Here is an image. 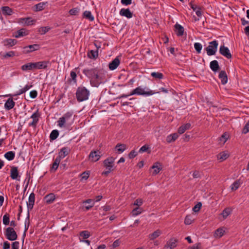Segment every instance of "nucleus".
Here are the masks:
<instances>
[{"instance_id":"1","label":"nucleus","mask_w":249,"mask_h":249,"mask_svg":"<svg viewBox=\"0 0 249 249\" xmlns=\"http://www.w3.org/2000/svg\"><path fill=\"white\" fill-rule=\"evenodd\" d=\"M83 72L90 78V82L92 86L98 87L102 82V77L100 75L99 71L97 68L85 69Z\"/></svg>"},{"instance_id":"2","label":"nucleus","mask_w":249,"mask_h":249,"mask_svg":"<svg viewBox=\"0 0 249 249\" xmlns=\"http://www.w3.org/2000/svg\"><path fill=\"white\" fill-rule=\"evenodd\" d=\"M89 91L85 87H79L76 91V96L78 101L82 102L88 99Z\"/></svg>"},{"instance_id":"3","label":"nucleus","mask_w":249,"mask_h":249,"mask_svg":"<svg viewBox=\"0 0 249 249\" xmlns=\"http://www.w3.org/2000/svg\"><path fill=\"white\" fill-rule=\"evenodd\" d=\"M218 43L216 40H214L209 43V46L205 50L207 54L209 56L214 55L217 51Z\"/></svg>"},{"instance_id":"4","label":"nucleus","mask_w":249,"mask_h":249,"mask_svg":"<svg viewBox=\"0 0 249 249\" xmlns=\"http://www.w3.org/2000/svg\"><path fill=\"white\" fill-rule=\"evenodd\" d=\"M154 92L152 90H149L145 91L144 89H142L141 87H139L134 90H132L129 95H132L134 94H137L139 95H146L149 96L154 94Z\"/></svg>"},{"instance_id":"5","label":"nucleus","mask_w":249,"mask_h":249,"mask_svg":"<svg viewBox=\"0 0 249 249\" xmlns=\"http://www.w3.org/2000/svg\"><path fill=\"white\" fill-rule=\"evenodd\" d=\"M5 234L7 239L10 241H14L18 238L16 232L12 227H8L6 229Z\"/></svg>"},{"instance_id":"6","label":"nucleus","mask_w":249,"mask_h":249,"mask_svg":"<svg viewBox=\"0 0 249 249\" xmlns=\"http://www.w3.org/2000/svg\"><path fill=\"white\" fill-rule=\"evenodd\" d=\"M115 160V158L112 157H110L106 159L104 162V166L106 168L107 170H111L113 171L114 170V162Z\"/></svg>"},{"instance_id":"7","label":"nucleus","mask_w":249,"mask_h":249,"mask_svg":"<svg viewBox=\"0 0 249 249\" xmlns=\"http://www.w3.org/2000/svg\"><path fill=\"white\" fill-rule=\"evenodd\" d=\"M39 116L40 114L38 110L34 113L31 117V118L33 119V121L29 123V126L36 127L39 120Z\"/></svg>"},{"instance_id":"8","label":"nucleus","mask_w":249,"mask_h":249,"mask_svg":"<svg viewBox=\"0 0 249 249\" xmlns=\"http://www.w3.org/2000/svg\"><path fill=\"white\" fill-rule=\"evenodd\" d=\"M35 194L34 193H31L29 197L28 202H27V207H28V218L29 217V211L31 210L34 206L35 203Z\"/></svg>"},{"instance_id":"9","label":"nucleus","mask_w":249,"mask_h":249,"mask_svg":"<svg viewBox=\"0 0 249 249\" xmlns=\"http://www.w3.org/2000/svg\"><path fill=\"white\" fill-rule=\"evenodd\" d=\"M219 53L221 54L224 56L228 59L231 58V54L228 47H225L224 45L221 46L219 49Z\"/></svg>"},{"instance_id":"10","label":"nucleus","mask_w":249,"mask_h":249,"mask_svg":"<svg viewBox=\"0 0 249 249\" xmlns=\"http://www.w3.org/2000/svg\"><path fill=\"white\" fill-rule=\"evenodd\" d=\"M178 240L174 238H171L164 247V249H173L175 248L177 245Z\"/></svg>"},{"instance_id":"11","label":"nucleus","mask_w":249,"mask_h":249,"mask_svg":"<svg viewBox=\"0 0 249 249\" xmlns=\"http://www.w3.org/2000/svg\"><path fill=\"white\" fill-rule=\"evenodd\" d=\"M100 157V152L99 151H91L89 156V160L92 162L98 161Z\"/></svg>"},{"instance_id":"12","label":"nucleus","mask_w":249,"mask_h":249,"mask_svg":"<svg viewBox=\"0 0 249 249\" xmlns=\"http://www.w3.org/2000/svg\"><path fill=\"white\" fill-rule=\"evenodd\" d=\"M39 48V46L38 44H35L33 45H30L29 46L24 47L23 48L24 50V53H31L34 51L38 50Z\"/></svg>"},{"instance_id":"13","label":"nucleus","mask_w":249,"mask_h":249,"mask_svg":"<svg viewBox=\"0 0 249 249\" xmlns=\"http://www.w3.org/2000/svg\"><path fill=\"white\" fill-rule=\"evenodd\" d=\"M10 177L13 179H17L19 180L18 177L19 178L20 176H19L18 168L17 167H11L10 170Z\"/></svg>"},{"instance_id":"14","label":"nucleus","mask_w":249,"mask_h":249,"mask_svg":"<svg viewBox=\"0 0 249 249\" xmlns=\"http://www.w3.org/2000/svg\"><path fill=\"white\" fill-rule=\"evenodd\" d=\"M34 63L36 69H45L48 67L49 62L47 61H44Z\"/></svg>"},{"instance_id":"15","label":"nucleus","mask_w":249,"mask_h":249,"mask_svg":"<svg viewBox=\"0 0 249 249\" xmlns=\"http://www.w3.org/2000/svg\"><path fill=\"white\" fill-rule=\"evenodd\" d=\"M120 14L122 16H124L127 18H130L132 17L133 14L129 9H122L120 11Z\"/></svg>"},{"instance_id":"16","label":"nucleus","mask_w":249,"mask_h":249,"mask_svg":"<svg viewBox=\"0 0 249 249\" xmlns=\"http://www.w3.org/2000/svg\"><path fill=\"white\" fill-rule=\"evenodd\" d=\"M72 114L71 112H67L62 117L66 121L67 124L71 125L73 119L72 118Z\"/></svg>"},{"instance_id":"17","label":"nucleus","mask_w":249,"mask_h":249,"mask_svg":"<svg viewBox=\"0 0 249 249\" xmlns=\"http://www.w3.org/2000/svg\"><path fill=\"white\" fill-rule=\"evenodd\" d=\"M219 78L221 79L222 84L225 85L227 83L228 77L224 71H221L219 74Z\"/></svg>"},{"instance_id":"18","label":"nucleus","mask_w":249,"mask_h":249,"mask_svg":"<svg viewBox=\"0 0 249 249\" xmlns=\"http://www.w3.org/2000/svg\"><path fill=\"white\" fill-rule=\"evenodd\" d=\"M120 61L119 58H115L109 64V68L110 70H114L117 68L120 64Z\"/></svg>"},{"instance_id":"19","label":"nucleus","mask_w":249,"mask_h":249,"mask_svg":"<svg viewBox=\"0 0 249 249\" xmlns=\"http://www.w3.org/2000/svg\"><path fill=\"white\" fill-rule=\"evenodd\" d=\"M229 156L230 155L228 152L226 151H223L217 155V158L218 160H220V161H222L228 159Z\"/></svg>"},{"instance_id":"20","label":"nucleus","mask_w":249,"mask_h":249,"mask_svg":"<svg viewBox=\"0 0 249 249\" xmlns=\"http://www.w3.org/2000/svg\"><path fill=\"white\" fill-rule=\"evenodd\" d=\"M15 105L12 98H9L4 104V107L7 110L13 108Z\"/></svg>"},{"instance_id":"21","label":"nucleus","mask_w":249,"mask_h":249,"mask_svg":"<svg viewBox=\"0 0 249 249\" xmlns=\"http://www.w3.org/2000/svg\"><path fill=\"white\" fill-rule=\"evenodd\" d=\"M21 70L23 71L33 70L36 69L34 63H28L21 66Z\"/></svg>"},{"instance_id":"22","label":"nucleus","mask_w":249,"mask_h":249,"mask_svg":"<svg viewBox=\"0 0 249 249\" xmlns=\"http://www.w3.org/2000/svg\"><path fill=\"white\" fill-rule=\"evenodd\" d=\"M55 199V196L53 193H50L48 195L44 197V199L46 203L51 204L52 203Z\"/></svg>"},{"instance_id":"23","label":"nucleus","mask_w":249,"mask_h":249,"mask_svg":"<svg viewBox=\"0 0 249 249\" xmlns=\"http://www.w3.org/2000/svg\"><path fill=\"white\" fill-rule=\"evenodd\" d=\"M151 168L153 169V171L152 172L153 175H156L161 170V165H160V163L159 162H156L155 164L153 165L152 166Z\"/></svg>"},{"instance_id":"24","label":"nucleus","mask_w":249,"mask_h":249,"mask_svg":"<svg viewBox=\"0 0 249 249\" xmlns=\"http://www.w3.org/2000/svg\"><path fill=\"white\" fill-rule=\"evenodd\" d=\"M175 32L177 36H182L184 33V28L183 27L178 24H176L175 25Z\"/></svg>"},{"instance_id":"25","label":"nucleus","mask_w":249,"mask_h":249,"mask_svg":"<svg viewBox=\"0 0 249 249\" xmlns=\"http://www.w3.org/2000/svg\"><path fill=\"white\" fill-rule=\"evenodd\" d=\"M1 9L4 15L11 16L13 13L12 9L8 6H2Z\"/></svg>"},{"instance_id":"26","label":"nucleus","mask_w":249,"mask_h":249,"mask_svg":"<svg viewBox=\"0 0 249 249\" xmlns=\"http://www.w3.org/2000/svg\"><path fill=\"white\" fill-rule=\"evenodd\" d=\"M17 43V40L13 39H5L3 41L4 45L8 47H12L13 46L16 44Z\"/></svg>"},{"instance_id":"27","label":"nucleus","mask_w":249,"mask_h":249,"mask_svg":"<svg viewBox=\"0 0 249 249\" xmlns=\"http://www.w3.org/2000/svg\"><path fill=\"white\" fill-rule=\"evenodd\" d=\"M210 67L213 71H216L219 70L220 67L217 61L213 60L210 62Z\"/></svg>"},{"instance_id":"28","label":"nucleus","mask_w":249,"mask_h":249,"mask_svg":"<svg viewBox=\"0 0 249 249\" xmlns=\"http://www.w3.org/2000/svg\"><path fill=\"white\" fill-rule=\"evenodd\" d=\"M161 234V231L160 230H157L151 234L148 235V238L150 240H154L158 237Z\"/></svg>"},{"instance_id":"29","label":"nucleus","mask_w":249,"mask_h":249,"mask_svg":"<svg viewBox=\"0 0 249 249\" xmlns=\"http://www.w3.org/2000/svg\"><path fill=\"white\" fill-rule=\"evenodd\" d=\"M232 210L230 207L225 208L221 213L224 219H226L231 213Z\"/></svg>"},{"instance_id":"30","label":"nucleus","mask_w":249,"mask_h":249,"mask_svg":"<svg viewBox=\"0 0 249 249\" xmlns=\"http://www.w3.org/2000/svg\"><path fill=\"white\" fill-rule=\"evenodd\" d=\"M191 126L190 124L187 123L181 126L178 129V133L183 134L186 130L189 129Z\"/></svg>"},{"instance_id":"31","label":"nucleus","mask_w":249,"mask_h":249,"mask_svg":"<svg viewBox=\"0 0 249 249\" xmlns=\"http://www.w3.org/2000/svg\"><path fill=\"white\" fill-rule=\"evenodd\" d=\"M69 151L67 147H64L61 149V151L59 153V156H58L61 159L65 157L67 155L69 154Z\"/></svg>"},{"instance_id":"32","label":"nucleus","mask_w":249,"mask_h":249,"mask_svg":"<svg viewBox=\"0 0 249 249\" xmlns=\"http://www.w3.org/2000/svg\"><path fill=\"white\" fill-rule=\"evenodd\" d=\"M178 135L177 133H174L168 136L166 138V141L168 143L174 142L178 138Z\"/></svg>"},{"instance_id":"33","label":"nucleus","mask_w":249,"mask_h":249,"mask_svg":"<svg viewBox=\"0 0 249 249\" xmlns=\"http://www.w3.org/2000/svg\"><path fill=\"white\" fill-rule=\"evenodd\" d=\"M241 184L240 180H236L231 186V190L232 191H235L239 188Z\"/></svg>"},{"instance_id":"34","label":"nucleus","mask_w":249,"mask_h":249,"mask_svg":"<svg viewBox=\"0 0 249 249\" xmlns=\"http://www.w3.org/2000/svg\"><path fill=\"white\" fill-rule=\"evenodd\" d=\"M46 4L45 2H40L37 4L35 5V12L42 11L44 9V6Z\"/></svg>"},{"instance_id":"35","label":"nucleus","mask_w":249,"mask_h":249,"mask_svg":"<svg viewBox=\"0 0 249 249\" xmlns=\"http://www.w3.org/2000/svg\"><path fill=\"white\" fill-rule=\"evenodd\" d=\"M61 159L57 157L55 159L52 165V170H53L54 171L58 168V165L60 162Z\"/></svg>"},{"instance_id":"36","label":"nucleus","mask_w":249,"mask_h":249,"mask_svg":"<svg viewBox=\"0 0 249 249\" xmlns=\"http://www.w3.org/2000/svg\"><path fill=\"white\" fill-rule=\"evenodd\" d=\"M225 232L223 228H219L217 229L214 232V236L215 237L220 238L222 237Z\"/></svg>"},{"instance_id":"37","label":"nucleus","mask_w":249,"mask_h":249,"mask_svg":"<svg viewBox=\"0 0 249 249\" xmlns=\"http://www.w3.org/2000/svg\"><path fill=\"white\" fill-rule=\"evenodd\" d=\"M15 153L13 151H9L6 153L4 155L5 158L7 159L8 160H13L15 158Z\"/></svg>"},{"instance_id":"38","label":"nucleus","mask_w":249,"mask_h":249,"mask_svg":"<svg viewBox=\"0 0 249 249\" xmlns=\"http://www.w3.org/2000/svg\"><path fill=\"white\" fill-rule=\"evenodd\" d=\"M115 148L120 153H122L126 149V145L124 144L118 143L116 145Z\"/></svg>"},{"instance_id":"39","label":"nucleus","mask_w":249,"mask_h":249,"mask_svg":"<svg viewBox=\"0 0 249 249\" xmlns=\"http://www.w3.org/2000/svg\"><path fill=\"white\" fill-rule=\"evenodd\" d=\"M88 55L90 58L95 59L98 55V51L91 50L89 53H88Z\"/></svg>"},{"instance_id":"40","label":"nucleus","mask_w":249,"mask_h":249,"mask_svg":"<svg viewBox=\"0 0 249 249\" xmlns=\"http://www.w3.org/2000/svg\"><path fill=\"white\" fill-rule=\"evenodd\" d=\"M83 15L85 18L89 19L90 21H93L94 20V17L92 16L90 12L86 11L84 12Z\"/></svg>"},{"instance_id":"41","label":"nucleus","mask_w":249,"mask_h":249,"mask_svg":"<svg viewBox=\"0 0 249 249\" xmlns=\"http://www.w3.org/2000/svg\"><path fill=\"white\" fill-rule=\"evenodd\" d=\"M26 35H27V33H26L25 30L21 29L17 32V33L15 35V37L18 38L20 36H26Z\"/></svg>"},{"instance_id":"42","label":"nucleus","mask_w":249,"mask_h":249,"mask_svg":"<svg viewBox=\"0 0 249 249\" xmlns=\"http://www.w3.org/2000/svg\"><path fill=\"white\" fill-rule=\"evenodd\" d=\"M58 135L59 133L57 130H53L50 134V139L52 140H54L57 138Z\"/></svg>"},{"instance_id":"43","label":"nucleus","mask_w":249,"mask_h":249,"mask_svg":"<svg viewBox=\"0 0 249 249\" xmlns=\"http://www.w3.org/2000/svg\"><path fill=\"white\" fill-rule=\"evenodd\" d=\"M50 30L49 27H41L39 28L38 32L41 35H44Z\"/></svg>"},{"instance_id":"44","label":"nucleus","mask_w":249,"mask_h":249,"mask_svg":"<svg viewBox=\"0 0 249 249\" xmlns=\"http://www.w3.org/2000/svg\"><path fill=\"white\" fill-rule=\"evenodd\" d=\"M151 76L157 79H162L163 77V74L160 72H153L151 74Z\"/></svg>"},{"instance_id":"45","label":"nucleus","mask_w":249,"mask_h":249,"mask_svg":"<svg viewBox=\"0 0 249 249\" xmlns=\"http://www.w3.org/2000/svg\"><path fill=\"white\" fill-rule=\"evenodd\" d=\"M142 211V208L137 207L135 209H134L132 211V214L133 216H136L139 214H140Z\"/></svg>"},{"instance_id":"46","label":"nucleus","mask_w":249,"mask_h":249,"mask_svg":"<svg viewBox=\"0 0 249 249\" xmlns=\"http://www.w3.org/2000/svg\"><path fill=\"white\" fill-rule=\"evenodd\" d=\"M228 139V135L226 133L223 134L219 139L220 142L224 144Z\"/></svg>"},{"instance_id":"47","label":"nucleus","mask_w":249,"mask_h":249,"mask_svg":"<svg viewBox=\"0 0 249 249\" xmlns=\"http://www.w3.org/2000/svg\"><path fill=\"white\" fill-rule=\"evenodd\" d=\"M193 221L192 217L191 215H188L186 216L184 220V223L186 225L191 224Z\"/></svg>"},{"instance_id":"48","label":"nucleus","mask_w":249,"mask_h":249,"mask_svg":"<svg viewBox=\"0 0 249 249\" xmlns=\"http://www.w3.org/2000/svg\"><path fill=\"white\" fill-rule=\"evenodd\" d=\"M80 235L84 239H87L90 236V233L88 231H84L80 232Z\"/></svg>"},{"instance_id":"49","label":"nucleus","mask_w":249,"mask_h":249,"mask_svg":"<svg viewBox=\"0 0 249 249\" xmlns=\"http://www.w3.org/2000/svg\"><path fill=\"white\" fill-rule=\"evenodd\" d=\"M194 47L197 53H199L202 48V45L199 43H195L194 44Z\"/></svg>"},{"instance_id":"50","label":"nucleus","mask_w":249,"mask_h":249,"mask_svg":"<svg viewBox=\"0 0 249 249\" xmlns=\"http://www.w3.org/2000/svg\"><path fill=\"white\" fill-rule=\"evenodd\" d=\"M202 207V203L201 202H198L193 208V210L194 212H198Z\"/></svg>"},{"instance_id":"51","label":"nucleus","mask_w":249,"mask_h":249,"mask_svg":"<svg viewBox=\"0 0 249 249\" xmlns=\"http://www.w3.org/2000/svg\"><path fill=\"white\" fill-rule=\"evenodd\" d=\"M9 215L8 214H5L3 216V223L7 225L9 224Z\"/></svg>"},{"instance_id":"52","label":"nucleus","mask_w":249,"mask_h":249,"mask_svg":"<svg viewBox=\"0 0 249 249\" xmlns=\"http://www.w3.org/2000/svg\"><path fill=\"white\" fill-rule=\"evenodd\" d=\"M23 20H25V24H27V25H33L35 23V21L34 20H32L31 19V18H23L22 19Z\"/></svg>"},{"instance_id":"53","label":"nucleus","mask_w":249,"mask_h":249,"mask_svg":"<svg viewBox=\"0 0 249 249\" xmlns=\"http://www.w3.org/2000/svg\"><path fill=\"white\" fill-rule=\"evenodd\" d=\"M57 122L58 126L60 127H64L65 124H67L62 117L60 118Z\"/></svg>"},{"instance_id":"54","label":"nucleus","mask_w":249,"mask_h":249,"mask_svg":"<svg viewBox=\"0 0 249 249\" xmlns=\"http://www.w3.org/2000/svg\"><path fill=\"white\" fill-rule=\"evenodd\" d=\"M89 172H84L81 174V180H87L89 177Z\"/></svg>"},{"instance_id":"55","label":"nucleus","mask_w":249,"mask_h":249,"mask_svg":"<svg viewBox=\"0 0 249 249\" xmlns=\"http://www.w3.org/2000/svg\"><path fill=\"white\" fill-rule=\"evenodd\" d=\"M78 12L79 9L77 8L71 9L69 11V13L71 15H76Z\"/></svg>"},{"instance_id":"56","label":"nucleus","mask_w":249,"mask_h":249,"mask_svg":"<svg viewBox=\"0 0 249 249\" xmlns=\"http://www.w3.org/2000/svg\"><path fill=\"white\" fill-rule=\"evenodd\" d=\"M142 203H143L142 200L141 198H139V199H136L134 201L133 205L135 206H140L142 204Z\"/></svg>"},{"instance_id":"57","label":"nucleus","mask_w":249,"mask_h":249,"mask_svg":"<svg viewBox=\"0 0 249 249\" xmlns=\"http://www.w3.org/2000/svg\"><path fill=\"white\" fill-rule=\"evenodd\" d=\"M249 132V121L247 123V124L245 125L243 129L242 132L244 134H246Z\"/></svg>"},{"instance_id":"58","label":"nucleus","mask_w":249,"mask_h":249,"mask_svg":"<svg viewBox=\"0 0 249 249\" xmlns=\"http://www.w3.org/2000/svg\"><path fill=\"white\" fill-rule=\"evenodd\" d=\"M149 148V146L146 145H144L143 146H142L139 150V152L140 153H143L144 152H145L146 151H147L148 150V149Z\"/></svg>"},{"instance_id":"59","label":"nucleus","mask_w":249,"mask_h":249,"mask_svg":"<svg viewBox=\"0 0 249 249\" xmlns=\"http://www.w3.org/2000/svg\"><path fill=\"white\" fill-rule=\"evenodd\" d=\"M14 55H15V53L13 51H10V52L7 53H5L3 56L4 58H8V57H13Z\"/></svg>"},{"instance_id":"60","label":"nucleus","mask_w":249,"mask_h":249,"mask_svg":"<svg viewBox=\"0 0 249 249\" xmlns=\"http://www.w3.org/2000/svg\"><path fill=\"white\" fill-rule=\"evenodd\" d=\"M137 155V153L135 150H132L129 153L128 157L129 159H132L135 157Z\"/></svg>"},{"instance_id":"61","label":"nucleus","mask_w":249,"mask_h":249,"mask_svg":"<svg viewBox=\"0 0 249 249\" xmlns=\"http://www.w3.org/2000/svg\"><path fill=\"white\" fill-rule=\"evenodd\" d=\"M19 243L18 241H15L12 244V249H18Z\"/></svg>"},{"instance_id":"62","label":"nucleus","mask_w":249,"mask_h":249,"mask_svg":"<svg viewBox=\"0 0 249 249\" xmlns=\"http://www.w3.org/2000/svg\"><path fill=\"white\" fill-rule=\"evenodd\" d=\"M37 95V92L36 90H32L30 93V96L32 98H35Z\"/></svg>"},{"instance_id":"63","label":"nucleus","mask_w":249,"mask_h":249,"mask_svg":"<svg viewBox=\"0 0 249 249\" xmlns=\"http://www.w3.org/2000/svg\"><path fill=\"white\" fill-rule=\"evenodd\" d=\"M120 244V241L119 239L115 240L112 244V247L113 248H115L118 247Z\"/></svg>"},{"instance_id":"64","label":"nucleus","mask_w":249,"mask_h":249,"mask_svg":"<svg viewBox=\"0 0 249 249\" xmlns=\"http://www.w3.org/2000/svg\"><path fill=\"white\" fill-rule=\"evenodd\" d=\"M200 244L197 243L195 244L194 246L190 247L188 249H200Z\"/></svg>"}]
</instances>
